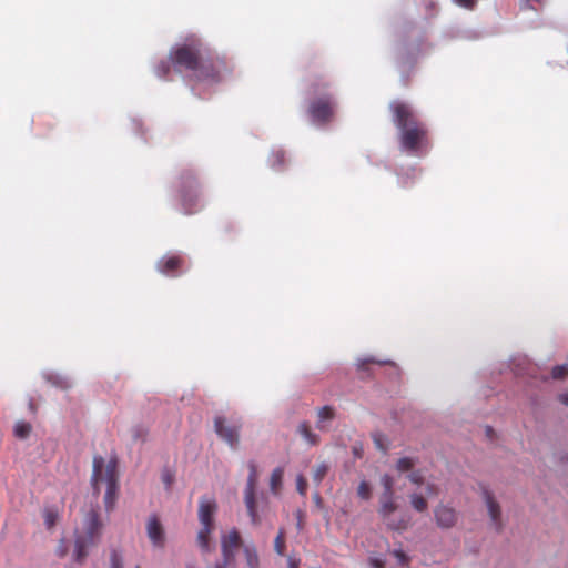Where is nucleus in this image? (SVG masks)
Returning a JSON list of instances; mask_svg holds the SVG:
<instances>
[{"mask_svg":"<svg viewBox=\"0 0 568 568\" xmlns=\"http://www.w3.org/2000/svg\"><path fill=\"white\" fill-rule=\"evenodd\" d=\"M145 531L153 547H164L166 540L165 530L158 516L151 515L148 517L145 523Z\"/></svg>","mask_w":568,"mask_h":568,"instance_id":"obj_10","label":"nucleus"},{"mask_svg":"<svg viewBox=\"0 0 568 568\" xmlns=\"http://www.w3.org/2000/svg\"><path fill=\"white\" fill-rule=\"evenodd\" d=\"M334 112V104L329 99H320L310 106V115L316 124L328 121Z\"/></svg>","mask_w":568,"mask_h":568,"instance_id":"obj_12","label":"nucleus"},{"mask_svg":"<svg viewBox=\"0 0 568 568\" xmlns=\"http://www.w3.org/2000/svg\"><path fill=\"white\" fill-rule=\"evenodd\" d=\"M283 475H284V470L282 467L275 468L271 475L270 486H271V490L274 494H277L282 486Z\"/></svg>","mask_w":568,"mask_h":568,"instance_id":"obj_19","label":"nucleus"},{"mask_svg":"<svg viewBox=\"0 0 568 568\" xmlns=\"http://www.w3.org/2000/svg\"><path fill=\"white\" fill-rule=\"evenodd\" d=\"M105 491L103 496V503L105 510L108 513L112 511L115 508L116 499H118V493H119V483H111L109 486H104Z\"/></svg>","mask_w":568,"mask_h":568,"instance_id":"obj_16","label":"nucleus"},{"mask_svg":"<svg viewBox=\"0 0 568 568\" xmlns=\"http://www.w3.org/2000/svg\"><path fill=\"white\" fill-rule=\"evenodd\" d=\"M241 545V536L236 529H231L221 536V548L225 564L234 561L236 549Z\"/></svg>","mask_w":568,"mask_h":568,"instance_id":"obj_11","label":"nucleus"},{"mask_svg":"<svg viewBox=\"0 0 568 568\" xmlns=\"http://www.w3.org/2000/svg\"><path fill=\"white\" fill-rule=\"evenodd\" d=\"M257 480L256 467L254 464L250 465V475L247 478L246 488L244 491V500L253 524H257L258 516L255 507V485Z\"/></svg>","mask_w":568,"mask_h":568,"instance_id":"obj_9","label":"nucleus"},{"mask_svg":"<svg viewBox=\"0 0 568 568\" xmlns=\"http://www.w3.org/2000/svg\"><path fill=\"white\" fill-rule=\"evenodd\" d=\"M132 437L133 439H142L145 435V429L143 427H134L132 428Z\"/></svg>","mask_w":568,"mask_h":568,"instance_id":"obj_38","label":"nucleus"},{"mask_svg":"<svg viewBox=\"0 0 568 568\" xmlns=\"http://www.w3.org/2000/svg\"><path fill=\"white\" fill-rule=\"evenodd\" d=\"M101 529L99 515L93 510L89 511L84 516L81 527L75 529L74 560L82 561L87 557L89 548L99 541Z\"/></svg>","mask_w":568,"mask_h":568,"instance_id":"obj_3","label":"nucleus"},{"mask_svg":"<svg viewBox=\"0 0 568 568\" xmlns=\"http://www.w3.org/2000/svg\"><path fill=\"white\" fill-rule=\"evenodd\" d=\"M373 439L378 449H381V450L387 449V447L385 445L386 438L382 434H374Z\"/></svg>","mask_w":568,"mask_h":568,"instance_id":"obj_35","label":"nucleus"},{"mask_svg":"<svg viewBox=\"0 0 568 568\" xmlns=\"http://www.w3.org/2000/svg\"><path fill=\"white\" fill-rule=\"evenodd\" d=\"M373 362H376L373 357H367L365 359H361L358 361V366L362 367L364 364L366 363H373Z\"/></svg>","mask_w":568,"mask_h":568,"instance_id":"obj_43","label":"nucleus"},{"mask_svg":"<svg viewBox=\"0 0 568 568\" xmlns=\"http://www.w3.org/2000/svg\"><path fill=\"white\" fill-rule=\"evenodd\" d=\"M111 568H122L121 560L116 555H113L111 558Z\"/></svg>","mask_w":568,"mask_h":568,"instance_id":"obj_40","label":"nucleus"},{"mask_svg":"<svg viewBox=\"0 0 568 568\" xmlns=\"http://www.w3.org/2000/svg\"><path fill=\"white\" fill-rule=\"evenodd\" d=\"M458 511L450 505L438 504L434 508V519L438 528L450 529L458 523Z\"/></svg>","mask_w":568,"mask_h":568,"instance_id":"obj_8","label":"nucleus"},{"mask_svg":"<svg viewBox=\"0 0 568 568\" xmlns=\"http://www.w3.org/2000/svg\"><path fill=\"white\" fill-rule=\"evenodd\" d=\"M559 399L562 404L568 406V392L560 394Z\"/></svg>","mask_w":568,"mask_h":568,"instance_id":"obj_42","label":"nucleus"},{"mask_svg":"<svg viewBox=\"0 0 568 568\" xmlns=\"http://www.w3.org/2000/svg\"><path fill=\"white\" fill-rule=\"evenodd\" d=\"M58 552L60 556H64L67 552V547L63 544H61L58 548Z\"/></svg>","mask_w":568,"mask_h":568,"instance_id":"obj_44","label":"nucleus"},{"mask_svg":"<svg viewBox=\"0 0 568 568\" xmlns=\"http://www.w3.org/2000/svg\"><path fill=\"white\" fill-rule=\"evenodd\" d=\"M454 2L460 7L470 9L473 8L475 0H454Z\"/></svg>","mask_w":568,"mask_h":568,"instance_id":"obj_39","label":"nucleus"},{"mask_svg":"<svg viewBox=\"0 0 568 568\" xmlns=\"http://www.w3.org/2000/svg\"><path fill=\"white\" fill-rule=\"evenodd\" d=\"M287 565H288V568H298L300 560L296 559V558H293V557H288L287 558Z\"/></svg>","mask_w":568,"mask_h":568,"instance_id":"obj_41","label":"nucleus"},{"mask_svg":"<svg viewBox=\"0 0 568 568\" xmlns=\"http://www.w3.org/2000/svg\"><path fill=\"white\" fill-rule=\"evenodd\" d=\"M170 59L178 72H190L194 81L192 90L199 95H202L205 90L220 81L212 63L201 58L195 40L174 48L171 51Z\"/></svg>","mask_w":568,"mask_h":568,"instance_id":"obj_1","label":"nucleus"},{"mask_svg":"<svg viewBox=\"0 0 568 568\" xmlns=\"http://www.w3.org/2000/svg\"><path fill=\"white\" fill-rule=\"evenodd\" d=\"M394 483V478L390 475L384 474L381 477V485L383 486L384 489L382 494H395Z\"/></svg>","mask_w":568,"mask_h":568,"instance_id":"obj_26","label":"nucleus"},{"mask_svg":"<svg viewBox=\"0 0 568 568\" xmlns=\"http://www.w3.org/2000/svg\"><path fill=\"white\" fill-rule=\"evenodd\" d=\"M394 112V121L399 130L402 149L412 153H418L426 141L424 125L415 119L409 104L395 101L390 104Z\"/></svg>","mask_w":568,"mask_h":568,"instance_id":"obj_2","label":"nucleus"},{"mask_svg":"<svg viewBox=\"0 0 568 568\" xmlns=\"http://www.w3.org/2000/svg\"><path fill=\"white\" fill-rule=\"evenodd\" d=\"M216 503L212 498L203 497L199 501V520L201 528L197 532L196 541L202 551L212 550L210 536L214 529V515L216 513Z\"/></svg>","mask_w":568,"mask_h":568,"instance_id":"obj_4","label":"nucleus"},{"mask_svg":"<svg viewBox=\"0 0 568 568\" xmlns=\"http://www.w3.org/2000/svg\"><path fill=\"white\" fill-rule=\"evenodd\" d=\"M484 499L491 524L499 529L501 527V509L489 491L484 493Z\"/></svg>","mask_w":568,"mask_h":568,"instance_id":"obj_15","label":"nucleus"},{"mask_svg":"<svg viewBox=\"0 0 568 568\" xmlns=\"http://www.w3.org/2000/svg\"><path fill=\"white\" fill-rule=\"evenodd\" d=\"M407 478L415 485H423L424 483V476L419 470L412 469L407 475Z\"/></svg>","mask_w":568,"mask_h":568,"instance_id":"obj_31","label":"nucleus"},{"mask_svg":"<svg viewBox=\"0 0 568 568\" xmlns=\"http://www.w3.org/2000/svg\"><path fill=\"white\" fill-rule=\"evenodd\" d=\"M169 72H170V65L168 62L163 61L155 68V73L159 78L166 77L169 74Z\"/></svg>","mask_w":568,"mask_h":568,"instance_id":"obj_34","label":"nucleus"},{"mask_svg":"<svg viewBox=\"0 0 568 568\" xmlns=\"http://www.w3.org/2000/svg\"><path fill=\"white\" fill-rule=\"evenodd\" d=\"M333 417H334V412H333V409L331 407H322L318 410L317 427L320 429H324L325 428V423L332 420Z\"/></svg>","mask_w":568,"mask_h":568,"instance_id":"obj_20","label":"nucleus"},{"mask_svg":"<svg viewBox=\"0 0 568 568\" xmlns=\"http://www.w3.org/2000/svg\"><path fill=\"white\" fill-rule=\"evenodd\" d=\"M437 494V487L433 483H427L425 486V494L413 491L409 494V503L412 507L418 513H425L428 509L426 496H434Z\"/></svg>","mask_w":568,"mask_h":568,"instance_id":"obj_13","label":"nucleus"},{"mask_svg":"<svg viewBox=\"0 0 568 568\" xmlns=\"http://www.w3.org/2000/svg\"><path fill=\"white\" fill-rule=\"evenodd\" d=\"M44 525L48 529H51L54 527V525L59 520V514L57 510L48 508L44 510L43 514Z\"/></svg>","mask_w":568,"mask_h":568,"instance_id":"obj_23","label":"nucleus"},{"mask_svg":"<svg viewBox=\"0 0 568 568\" xmlns=\"http://www.w3.org/2000/svg\"><path fill=\"white\" fill-rule=\"evenodd\" d=\"M189 201V195L187 193H184L183 194V202H184V205H186V202Z\"/></svg>","mask_w":568,"mask_h":568,"instance_id":"obj_46","label":"nucleus"},{"mask_svg":"<svg viewBox=\"0 0 568 568\" xmlns=\"http://www.w3.org/2000/svg\"><path fill=\"white\" fill-rule=\"evenodd\" d=\"M229 565H230V564H225V559L223 558V562L217 564V565L215 566V568H227V566H229Z\"/></svg>","mask_w":568,"mask_h":568,"instance_id":"obj_45","label":"nucleus"},{"mask_svg":"<svg viewBox=\"0 0 568 568\" xmlns=\"http://www.w3.org/2000/svg\"><path fill=\"white\" fill-rule=\"evenodd\" d=\"M161 477H162V480H163V483H164L165 487H166V488H170V486H171V485H172V483H173V474H172L170 470H168V469H166V470H164V471L162 473V476H161Z\"/></svg>","mask_w":568,"mask_h":568,"instance_id":"obj_36","label":"nucleus"},{"mask_svg":"<svg viewBox=\"0 0 568 568\" xmlns=\"http://www.w3.org/2000/svg\"><path fill=\"white\" fill-rule=\"evenodd\" d=\"M185 213H192V211L189 209H185Z\"/></svg>","mask_w":568,"mask_h":568,"instance_id":"obj_49","label":"nucleus"},{"mask_svg":"<svg viewBox=\"0 0 568 568\" xmlns=\"http://www.w3.org/2000/svg\"><path fill=\"white\" fill-rule=\"evenodd\" d=\"M486 433H487V436L490 437L493 434V429L490 427H487Z\"/></svg>","mask_w":568,"mask_h":568,"instance_id":"obj_47","label":"nucleus"},{"mask_svg":"<svg viewBox=\"0 0 568 568\" xmlns=\"http://www.w3.org/2000/svg\"><path fill=\"white\" fill-rule=\"evenodd\" d=\"M357 495L364 500H368L372 496L371 486L366 480L359 483L357 488Z\"/></svg>","mask_w":568,"mask_h":568,"instance_id":"obj_28","label":"nucleus"},{"mask_svg":"<svg viewBox=\"0 0 568 568\" xmlns=\"http://www.w3.org/2000/svg\"><path fill=\"white\" fill-rule=\"evenodd\" d=\"M118 483V464L114 459L106 460L101 456L93 458L91 485L95 495L100 494L102 486Z\"/></svg>","mask_w":568,"mask_h":568,"instance_id":"obj_5","label":"nucleus"},{"mask_svg":"<svg viewBox=\"0 0 568 568\" xmlns=\"http://www.w3.org/2000/svg\"><path fill=\"white\" fill-rule=\"evenodd\" d=\"M527 2H538L540 3L542 0H526Z\"/></svg>","mask_w":568,"mask_h":568,"instance_id":"obj_48","label":"nucleus"},{"mask_svg":"<svg viewBox=\"0 0 568 568\" xmlns=\"http://www.w3.org/2000/svg\"><path fill=\"white\" fill-rule=\"evenodd\" d=\"M384 559L381 557H371L369 558V565L372 568H384Z\"/></svg>","mask_w":568,"mask_h":568,"instance_id":"obj_37","label":"nucleus"},{"mask_svg":"<svg viewBox=\"0 0 568 568\" xmlns=\"http://www.w3.org/2000/svg\"><path fill=\"white\" fill-rule=\"evenodd\" d=\"M243 551L246 558V564L248 568H257L258 567V555L253 545H245L243 547Z\"/></svg>","mask_w":568,"mask_h":568,"instance_id":"obj_17","label":"nucleus"},{"mask_svg":"<svg viewBox=\"0 0 568 568\" xmlns=\"http://www.w3.org/2000/svg\"><path fill=\"white\" fill-rule=\"evenodd\" d=\"M554 378H564L568 375V365H558L552 368Z\"/></svg>","mask_w":568,"mask_h":568,"instance_id":"obj_32","label":"nucleus"},{"mask_svg":"<svg viewBox=\"0 0 568 568\" xmlns=\"http://www.w3.org/2000/svg\"><path fill=\"white\" fill-rule=\"evenodd\" d=\"M183 260L176 255H169L161 258L156 267L160 273L169 276H176L179 274V268L182 266Z\"/></svg>","mask_w":568,"mask_h":568,"instance_id":"obj_14","label":"nucleus"},{"mask_svg":"<svg viewBox=\"0 0 568 568\" xmlns=\"http://www.w3.org/2000/svg\"><path fill=\"white\" fill-rule=\"evenodd\" d=\"M13 432L17 437L24 439L31 432V425L26 422H17Z\"/></svg>","mask_w":568,"mask_h":568,"instance_id":"obj_22","label":"nucleus"},{"mask_svg":"<svg viewBox=\"0 0 568 568\" xmlns=\"http://www.w3.org/2000/svg\"><path fill=\"white\" fill-rule=\"evenodd\" d=\"M392 555L396 558L399 565L407 566L409 564L410 558L402 549H394Z\"/></svg>","mask_w":568,"mask_h":568,"instance_id":"obj_29","label":"nucleus"},{"mask_svg":"<svg viewBox=\"0 0 568 568\" xmlns=\"http://www.w3.org/2000/svg\"><path fill=\"white\" fill-rule=\"evenodd\" d=\"M416 465V460L412 457H402L396 463V469L399 473H409Z\"/></svg>","mask_w":568,"mask_h":568,"instance_id":"obj_21","label":"nucleus"},{"mask_svg":"<svg viewBox=\"0 0 568 568\" xmlns=\"http://www.w3.org/2000/svg\"><path fill=\"white\" fill-rule=\"evenodd\" d=\"M328 471V465L325 463L320 464L313 471V480L320 485Z\"/></svg>","mask_w":568,"mask_h":568,"instance_id":"obj_25","label":"nucleus"},{"mask_svg":"<svg viewBox=\"0 0 568 568\" xmlns=\"http://www.w3.org/2000/svg\"><path fill=\"white\" fill-rule=\"evenodd\" d=\"M45 378L48 382H50L52 385L58 386L60 388H68L71 386V381L68 376L58 374V373H50L45 375Z\"/></svg>","mask_w":568,"mask_h":568,"instance_id":"obj_18","label":"nucleus"},{"mask_svg":"<svg viewBox=\"0 0 568 568\" xmlns=\"http://www.w3.org/2000/svg\"><path fill=\"white\" fill-rule=\"evenodd\" d=\"M298 433L310 445L317 444V436L311 432L307 425L301 424L298 426Z\"/></svg>","mask_w":568,"mask_h":568,"instance_id":"obj_24","label":"nucleus"},{"mask_svg":"<svg viewBox=\"0 0 568 568\" xmlns=\"http://www.w3.org/2000/svg\"><path fill=\"white\" fill-rule=\"evenodd\" d=\"M296 489L300 495H302V496L306 495L307 481L302 475H298L296 478Z\"/></svg>","mask_w":568,"mask_h":568,"instance_id":"obj_33","label":"nucleus"},{"mask_svg":"<svg viewBox=\"0 0 568 568\" xmlns=\"http://www.w3.org/2000/svg\"><path fill=\"white\" fill-rule=\"evenodd\" d=\"M268 161L273 169H280L281 164L284 162V152L282 150H274Z\"/></svg>","mask_w":568,"mask_h":568,"instance_id":"obj_27","label":"nucleus"},{"mask_svg":"<svg viewBox=\"0 0 568 568\" xmlns=\"http://www.w3.org/2000/svg\"><path fill=\"white\" fill-rule=\"evenodd\" d=\"M398 509V503L395 494H382L379 497L378 513L386 523V525L396 531L406 530L409 526L410 518L403 515L400 518L395 519L394 513Z\"/></svg>","mask_w":568,"mask_h":568,"instance_id":"obj_6","label":"nucleus"},{"mask_svg":"<svg viewBox=\"0 0 568 568\" xmlns=\"http://www.w3.org/2000/svg\"><path fill=\"white\" fill-rule=\"evenodd\" d=\"M275 551L282 556L284 554V531L280 530L278 535L274 540Z\"/></svg>","mask_w":568,"mask_h":568,"instance_id":"obj_30","label":"nucleus"},{"mask_svg":"<svg viewBox=\"0 0 568 568\" xmlns=\"http://www.w3.org/2000/svg\"><path fill=\"white\" fill-rule=\"evenodd\" d=\"M215 432L231 448H236L241 423L231 424L224 417H216L214 422Z\"/></svg>","mask_w":568,"mask_h":568,"instance_id":"obj_7","label":"nucleus"}]
</instances>
